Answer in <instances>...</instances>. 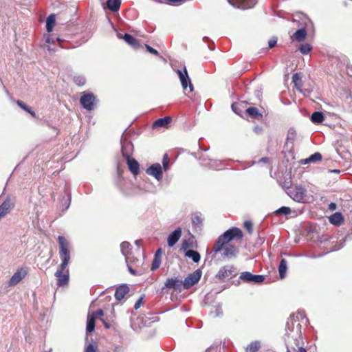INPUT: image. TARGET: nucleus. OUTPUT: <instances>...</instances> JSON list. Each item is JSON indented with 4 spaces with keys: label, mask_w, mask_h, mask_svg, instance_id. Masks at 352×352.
Returning <instances> with one entry per match:
<instances>
[{
    "label": "nucleus",
    "mask_w": 352,
    "mask_h": 352,
    "mask_svg": "<svg viewBox=\"0 0 352 352\" xmlns=\"http://www.w3.org/2000/svg\"><path fill=\"white\" fill-rule=\"evenodd\" d=\"M58 241L60 248L59 255L62 262L54 276L57 278V286L64 287L68 284L69 280V270L67 269L70 259L69 243L63 236H58Z\"/></svg>",
    "instance_id": "1"
},
{
    "label": "nucleus",
    "mask_w": 352,
    "mask_h": 352,
    "mask_svg": "<svg viewBox=\"0 0 352 352\" xmlns=\"http://www.w3.org/2000/svg\"><path fill=\"white\" fill-rule=\"evenodd\" d=\"M305 318V314L303 311H298L296 315H291L288 318L285 326V342L287 346L292 347L293 344L299 345L302 340L301 324L299 319Z\"/></svg>",
    "instance_id": "2"
},
{
    "label": "nucleus",
    "mask_w": 352,
    "mask_h": 352,
    "mask_svg": "<svg viewBox=\"0 0 352 352\" xmlns=\"http://www.w3.org/2000/svg\"><path fill=\"white\" fill-rule=\"evenodd\" d=\"M243 238V232L241 229L233 227L226 230L223 234L219 236L217 239L213 251L217 253L223 250V247L233 239H241Z\"/></svg>",
    "instance_id": "3"
},
{
    "label": "nucleus",
    "mask_w": 352,
    "mask_h": 352,
    "mask_svg": "<svg viewBox=\"0 0 352 352\" xmlns=\"http://www.w3.org/2000/svg\"><path fill=\"white\" fill-rule=\"evenodd\" d=\"M286 193L294 201L304 203L307 190L302 185H292L286 188Z\"/></svg>",
    "instance_id": "4"
},
{
    "label": "nucleus",
    "mask_w": 352,
    "mask_h": 352,
    "mask_svg": "<svg viewBox=\"0 0 352 352\" xmlns=\"http://www.w3.org/2000/svg\"><path fill=\"white\" fill-rule=\"evenodd\" d=\"M80 105L86 110H94L97 104L96 96L91 92H82L80 98Z\"/></svg>",
    "instance_id": "5"
},
{
    "label": "nucleus",
    "mask_w": 352,
    "mask_h": 352,
    "mask_svg": "<svg viewBox=\"0 0 352 352\" xmlns=\"http://www.w3.org/2000/svg\"><path fill=\"white\" fill-rule=\"evenodd\" d=\"M236 275V270L233 265H225L220 268L216 278L221 281L229 280Z\"/></svg>",
    "instance_id": "6"
},
{
    "label": "nucleus",
    "mask_w": 352,
    "mask_h": 352,
    "mask_svg": "<svg viewBox=\"0 0 352 352\" xmlns=\"http://www.w3.org/2000/svg\"><path fill=\"white\" fill-rule=\"evenodd\" d=\"M176 73L179 76L183 89L186 90L188 87L190 89V91H193V85L191 82V80L189 77L186 66H183L181 69H177L176 71Z\"/></svg>",
    "instance_id": "7"
},
{
    "label": "nucleus",
    "mask_w": 352,
    "mask_h": 352,
    "mask_svg": "<svg viewBox=\"0 0 352 352\" xmlns=\"http://www.w3.org/2000/svg\"><path fill=\"white\" fill-rule=\"evenodd\" d=\"M202 275L200 269H197L192 273L188 274L182 281V285L184 289H188L199 282Z\"/></svg>",
    "instance_id": "8"
},
{
    "label": "nucleus",
    "mask_w": 352,
    "mask_h": 352,
    "mask_svg": "<svg viewBox=\"0 0 352 352\" xmlns=\"http://www.w3.org/2000/svg\"><path fill=\"white\" fill-rule=\"evenodd\" d=\"M239 278L245 283L258 284L264 281L265 276L261 274H253L250 272H243L241 274Z\"/></svg>",
    "instance_id": "9"
},
{
    "label": "nucleus",
    "mask_w": 352,
    "mask_h": 352,
    "mask_svg": "<svg viewBox=\"0 0 352 352\" xmlns=\"http://www.w3.org/2000/svg\"><path fill=\"white\" fill-rule=\"evenodd\" d=\"M232 6L246 10L253 8L257 3V0H227Z\"/></svg>",
    "instance_id": "10"
},
{
    "label": "nucleus",
    "mask_w": 352,
    "mask_h": 352,
    "mask_svg": "<svg viewBox=\"0 0 352 352\" xmlns=\"http://www.w3.org/2000/svg\"><path fill=\"white\" fill-rule=\"evenodd\" d=\"M14 206V200L10 196L0 205V219L8 214Z\"/></svg>",
    "instance_id": "11"
},
{
    "label": "nucleus",
    "mask_w": 352,
    "mask_h": 352,
    "mask_svg": "<svg viewBox=\"0 0 352 352\" xmlns=\"http://www.w3.org/2000/svg\"><path fill=\"white\" fill-rule=\"evenodd\" d=\"M146 174L155 177L157 181L162 179V168L159 163H155L151 165L146 170Z\"/></svg>",
    "instance_id": "12"
},
{
    "label": "nucleus",
    "mask_w": 352,
    "mask_h": 352,
    "mask_svg": "<svg viewBox=\"0 0 352 352\" xmlns=\"http://www.w3.org/2000/svg\"><path fill=\"white\" fill-rule=\"evenodd\" d=\"M117 37L119 39L124 40L128 45H129L134 49H138L141 47V45L139 43L138 40H137L135 37H133L132 35L128 33H124L123 34L120 32H118Z\"/></svg>",
    "instance_id": "13"
},
{
    "label": "nucleus",
    "mask_w": 352,
    "mask_h": 352,
    "mask_svg": "<svg viewBox=\"0 0 352 352\" xmlns=\"http://www.w3.org/2000/svg\"><path fill=\"white\" fill-rule=\"evenodd\" d=\"M124 158L126 160V163L129 167V170L131 172L132 174L136 175L140 172V165L139 163L134 158H131L130 157L129 153H124Z\"/></svg>",
    "instance_id": "14"
},
{
    "label": "nucleus",
    "mask_w": 352,
    "mask_h": 352,
    "mask_svg": "<svg viewBox=\"0 0 352 352\" xmlns=\"http://www.w3.org/2000/svg\"><path fill=\"white\" fill-rule=\"evenodd\" d=\"M26 274L27 272L23 268H21L17 270V272H16L9 280L8 283V286L11 287L17 285L23 278H25Z\"/></svg>",
    "instance_id": "15"
},
{
    "label": "nucleus",
    "mask_w": 352,
    "mask_h": 352,
    "mask_svg": "<svg viewBox=\"0 0 352 352\" xmlns=\"http://www.w3.org/2000/svg\"><path fill=\"white\" fill-rule=\"evenodd\" d=\"M296 135V131L294 128L291 127L288 129L286 141L284 145L285 148L289 150H292L294 148V143Z\"/></svg>",
    "instance_id": "16"
},
{
    "label": "nucleus",
    "mask_w": 352,
    "mask_h": 352,
    "mask_svg": "<svg viewBox=\"0 0 352 352\" xmlns=\"http://www.w3.org/2000/svg\"><path fill=\"white\" fill-rule=\"evenodd\" d=\"M182 236V229L180 228H176L172 232L167 238L168 245L171 248L173 247L179 241Z\"/></svg>",
    "instance_id": "17"
},
{
    "label": "nucleus",
    "mask_w": 352,
    "mask_h": 352,
    "mask_svg": "<svg viewBox=\"0 0 352 352\" xmlns=\"http://www.w3.org/2000/svg\"><path fill=\"white\" fill-rule=\"evenodd\" d=\"M182 285V281L179 280L177 277L168 278L164 283V287L179 291H181Z\"/></svg>",
    "instance_id": "18"
},
{
    "label": "nucleus",
    "mask_w": 352,
    "mask_h": 352,
    "mask_svg": "<svg viewBox=\"0 0 352 352\" xmlns=\"http://www.w3.org/2000/svg\"><path fill=\"white\" fill-rule=\"evenodd\" d=\"M172 121V118L170 116H165L164 118H159L154 121L153 123V129H157V128H168L170 123Z\"/></svg>",
    "instance_id": "19"
},
{
    "label": "nucleus",
    "mask_w": 352,
    "mask_h": 352,
    "mask_svg": "<svg viewBox=\"0 0 352 352\" xmlns=\"http://www.w3.org/2000/svg\"><path fill=\"white\" fill-rule=\"evenodd\" d=\"M129 292V287L126 284L119 286L115 292V298L117 300H121Z\"/></svg>",
    "instance_id": "20"
},
{
    "label": "nucleus",
    "mask_w": 352,
    "mask_h": 352,
    "mask_svg": "<svg viewBox=\"0 0 352 352\" xmlns=\"http://www.w3.org/2000/svg\"><path fill=\"white\" fill-rule=\"evenodd\" d=\"M222 250L223 251L222 255L227 258L235 257L238 252L236 248L232 245L223 246Z\"/></svg>",
    "instance_id": "21"
},
{
    "label": "nucleus",
    "mask_w": 352,
    "mask_h": 352,
    "mask_svg": "<svg viewBox=\"0 0 352 352\" xmlns=\"http://www.w3.org/2000/svg\"><path fill=\"white\" fill-rule=\"evenodd\" d=\"M96 325V319H95V314L91 313L89 314L87 316V326H86V331L87 333H91L95 329Z\"/></svg>",
    "instance_id": "22"
},
{
    "label": "nucleus",
    "mask_w": 352,
    "mask_h": 352,
    "mask_svg": "<svg viewBox=\"0 0 352 352\" xmlns=\"http://www.w3.org/2000/svg\"><path fill=\"white\" fill-rule=\"evenodd\" d=\"M329 222L336 226H340L344 221V218L340 212H335L329 217Z\"/></svg>",
    "instance_id": "23"
},
{
    "label": "nucleus",
    "mask_w": 352,
    "mask_h": 352,
    "mask_svg": "<svg viewBox=\"0 0 352 352\" xmlns=\"http://www.w3.org/2000/svg\"><path fill=\"white\" fill-rule=\"evenodd\" d=\"M322 158V155L318 153H314V154L311 155L309 157L306 159H303L300 160L301 164H307L311 162H316L318 161H320Z\"/></svg>",
    "instance_id": "24"
},
{
    "label": "nucleus",
    "mask_w": 352,
    "mask_h": 352,
    "mask_svg": "<svg viewBox=\"0 0 352 352\" xmlns=\"http://www.w3.org/2000/svg\"><path fill=\"white\" fill-rule=\"evenodd\" d=\"M121 151L123 157H124V153H128L130 154V151L133 147V144L131 142H128L123 139V135L122 136L121 140Z\"/></svg>",
    "instance_id": "25"
},
{
    "label": "nucleus",
    "mask_w": 352,
    "mask_h": 352,
    "mask_svg": "<svg viewBox=\"0 0 352 352\" xmlns=\"http://www.w3.org/2000/svg\"><path fill=\"white\" fill-rule=\"evenodd\" d=\"M287 270V262L286 259L282 258L280 261L279 266H278L279 276L281 279H283L285 277Z\"/></svg>",
    "instance_id": "26"
},
{
    "label": "nucleus",
    "mask_w": 352,
    "mask_h": 352,
    "mask_svg": "<svg viewBox=\"0 0 352 352\" xmlns=\"http://www.w3.org/2000/svg\"><path fill=\"white\" fill-rule=\"evenodd\" d=\"M121 5V0H107V6L112 12L119 10Z\"/></svg>",
    "instance_id": "27"
},
{
    "label": "nucleus",
    "mask_w": 352,
    "mask_h": 352,
    "mask_svg": "<svg viewBox=\"0 0 352 352\" xmlns=\"http://www.w3.org/2000/svg\"><path fill=\"white\" fill-rule=\"evenodd\" d=\"M67 197H65V196H63L61 199V207H62V212H65L67 211V210L69 208L70 204H71V193L70 192H66Z\"/></svg>",
    "instance_id": "28"
},
{
    "label": "nucleus",
    "mask_w": 352,
    "mask_h": 352,
    "mask_svg": "<svg viewBox=\"0 0 352 352\" xmlns=\"http://www.w3.org/2000/svg\"><path fill=\"white\" fill-rule=\"evenodd\" d=\"M311 121L314 124L321 123L324 119V113L321 111H314L311 116Z\"/></svg>",
    "instance_id": "29"
},
{
    "label": "nucleus",
    "mask_w": 352,
    "mask_h": 352,
    "mask_svg": "<svg viewBox=\"0 0 352 352\" xmlns=\"http://www.w3.org/2000/svg\"><path fill=\"white\" fill-rule=\"evenodd\" d=\"M185 256L190 258L194 263H199L201 258L200 254L197 251L193 250H188L186 251Z\"/></svg>",
    "instance_id": "30"
},
{
    "label": "nucleus",
    "mask_w": 352,
    "mask_h": 352,
    "mask_svg": "<svg viewBox=\"0 0 352 352\" xmlns=\"http://www.w3.org/2000/svg\"><path fill=\"white\" fill-rule=\"evenodd\" d=\"M56 23L55 14H51L46 19V30L51 32Z\"/></svg>",
    "instance_id": "31"
},
{
    "label": "nucleus",
    "mask_w": 352,
    "mask_h": 352,
    "mask_svg": "<svg viewBox=\"0 0 352 352\" xmlns=\"http://www.w3.org/2000/svg\"><path fill=\"white\" fill-rule=\"evenodd\" d=\"M307 34V30L305 28H300L295 32L293 37L298 41H302L305 39Z\"/></svg>",
    "instance_id": "32"
},
{
    "label": "nucleus",
    "mask_w": 352,
    "mask_h": 352,
    "mask_svg": "<svg viewBox=\"0 0 352 352\" xmlns=\"http://www.w3.org/2000/svg\"><path fill=\"white\" fill-rule=\"evenodd\" d=\"M131 250V245L129 242L124 241L120 244L121 252L126 257V262L128 261L127 256L130 254Z\"/></svg>",
    "instance_id": "33"
},
{
    "label": "nucleus",
    "mask_w": 352,
    "mask_h": 352,
    "mask_svg": "<svg viewBox=\"0 0 352 352\" xmlns=\"http://www.w3.org/2000/svg\"><path fill=\"white\" fill-rule=\"evenodd\" d=\"M261 342L255 340L252 342L247 347L246 352H257L261 348Z\"/></svg>",
    "instance_id": "34"
},
{
    "label": "nucleus",
    "mask_w": 352,
    "mask_h": 352,
    "mask_svg": "<svg viewBox=\"0 0 352 352\" xmlns=\"http://www.w3.org/2000/svg\"><path fill=\"white\" fill-rule=\"evenodd\" d=\"M246 112L251 118H261L263 117L262 114L256 107H249L246 109Z\"/></svg>",
    "instance_id": "35"
},
{
    "label": "nucleus",
    "mask_w": 352,
    "mask_h": 352,
    "mask_svg": "<svg viewBox=\"0 0 352 352\" xmlns=\"http://www.w3.org/2000/svg\"><path fill=\"white\" fill-rule=\"evenodd\" d=\"M16 102L19 107H21L26 112L29 113L33 118H36V113L29 106L25 104L23 101L17 100Z\"/></svg>",
    "instance_id": "36"
},
{
    "label": "nucleus",
    "mask_w": 352,
    "mask_h": 352,
    "mask_svg": "<svg viewBox=\"0 0 352 352\" xmlns=\"http://www.w3.org/2000/svg\"><path fill=\"white\" fill-rule=\"evenodd\" d=\"M292 82L294 83L296 88L298 91H302V90L300 89L301 78L299 76L298 74L296 73V74H293Z\"/></svg>",
    "instance_id": "37"
},
{
    "label": "nucleus",
    "mask_w": 352,
    "mask_h": 352,
    "mask_svg": "<svg viewBox=\"0 0 352 352\" xmlns=\"http://www.w3.org/2000/svg\"><path fill=\"white\" fill-rule=\"evenodd\" d=\"M203 219L198 214H195L192 218V224L193 227H199L202 223Z\"/></svg>",
    "instance_id": "38"
},
{
    "label": "nucleus",
    "mask_w": 352,
    "mask_h": 352,
    "mask_svg": "<svg viewBox=\"0 0 352 352\" xmlns=\"http://www.w3.org/2000/svg\"><path fill=\"white\" fill-rule=\"evenodd\" d=\"M311 50H312V47L309 43L302 44L299 47V51L302 54H309L311 52Z\"/></svg>",
    "instance_id": "39"
},
{
    "label": "nucleus",
    "mask_w": 352,
    "mask_h": 352,
    "mask_svg": "<svg viewBox=\"0 0 352 352\" xmlns=\"http://www.w3.org/2000/svg\"><path fill=\"white\" fill-rule=\"evenodd\" d=\"M204 164L206 166H208L210 168L217 169L220 167L221 161L209 159L208 162L204 163Z\"/></svg>",
    "instance_id": "40"
},
{
    "label": "nucleus",
    "mask_w": 352,
    "mask_h": 352,
    "mask_svg": "<svg viewBox=\"0 0 352 352\" xmlns=\"http://www.w3.org/2000/svg\"><path fill=\"white\" fill-rule=\"evenodd\" d=\"M74 82L77 86H83L86 83V79L83 76H76L74 77Z\"/></svg>",
    "instance_id": "41"
},
{
    "label": "nucleus",
    "mask_w": 352,
    "mask_h": 352,
    "mask_svg": "<svg viewBox=\"0 0 352 352\" xmlns=\"http://www.w3.org/2000/svg\"><path fill=\"white\" fill-rule=\"evenodd\" d=\"M170 158L168 154H164L162 158V170L166 171L169 167Z\"/></svg>",
    "instance_id": "42"
},
{
    "label": "nucleus",
    "mask_w": 352,
    "mask_h": 352,
    "mask_svg": "<svg viewBox=\"0 0 352 352\" xmlns=\"http://www.w3.org/2000/svg\"><path fill=\"white\" fill-rule=\"evenodd\" d=\"M276 213L287 215L291 213V209L287 206H282L276 210Z\"/></svg>",
    "instance_id": "43"
},
{
    "label": "nucleus",
    "mask_w": 352,
    "mask_h": 352,
    "mask_svg": "<svg viewBox=\"0 0 352 352\" xmlns=\"http://www.w3.org/2000/svg\"><path fill=\"white\" fill-rule=\"evenodd\" d=\"M161 264V258H155L153 260L151 265V270L154 271L159 268Z\"/></svg>",
    "instance_id": "44"
},
{
    "label": "nucleus",
    "mask_w": 352,
    "mask_h": 352,
    "mask_svg": "<svg viewBox=\"0 0 352 352\" xmlns=\"http://www.w3.org/2000/svg\"><path fill=\"white\" fill-rule=\"evenodd\" d=\"M243 226L250 234L252 232L253 228H252V223L251 221H245L243 223Z\"/></svg>",
    "instance_id": "45"
},
{
    "label": "nucleus",
    "mask_w": 352,
    "mask_h": 352,
    "mask_svg": "<svg viewBox=\"0 0 352 352\" xmlns=\"http://www.w3.org/2000/svg\"><path fill=\"white\" fill-rule=\"evenodd\" d=\"M277 38L276 36L272 37L268 41V46L270 48L274 47L277 43Z\"/></svg>",
    "instance_id": "46"
},
{
    "label": "nucleus",
    "mask_w": 352,
    "mask_h": 352,
    "mask_svg": "<svg viewBox=\"0 0 352 352\" xmlns=\"http://www.w3.org/2000/svg\"><path fill=\"white\" fill-rule=\"evenodd\" d=\"M85 352H97V348L93 344H89L85 348Z\"/></svg>",
    "instance_id": "47"
},
{
    "label": "nucleus",
    "mask_w": 352,
    "mask_h": 352,
    "mask_svg": "<svg viewBox=\"0 0 352 352\" xmlns=\"http://www.w3.org/2000/svg\"><path fill=\"white\" fill-rule=\"evenodd\" d=\"M145 47H146V50L149 53H151L152 54H154V55H158L159 54L158 52L155 49H154L152 47H151L150 45H148L147 44H145Z\"/></svg>",
    "instance_id": "48"
},
{
    "label": "nucleus",
    "mask_w": 352,
    "mask_h": 352,
    "mask_svg": "<svg viewBox=\"0 0 352 352\" xmlns=\"http://www.w3.org/2000/svg\"><path fill=\"white\" fill-rule=\"evenodd\" d=\"M166 3L171 5H179L181 4L187 0H166Z\"/></svg>",
    "instance_id": "49"
},
{
    "label": "nucleus",
    "mask_w": 352,
    "mask_h": 352,
    "mask_svg": "<svg viewBox=\"0 0 352 352\" xmlns=\"http://www.w3.org/2000/svg\"><path fill=\"white\" fill-rule=\"evenodd\" d=\"M254 132L257 135H261L263 132V128L261 126L256 125L254 127Z\"/></svg>",
    "instance_id": "50"
},
{
    "label": "nucleus",
    "mask_w": 352,
    "mask_h": 352,
    "mask_svg": "<svg viewBox=\"0 0 352 352\" xmlns=\"http://www.w3.org/2000/svg\"><path fill=\"white\" fill-rule=\"evenodd\" d=\"M143 299H144V295L142 296L135 303V305H134V309H138L140 307H141V305L142 304L143 302Z\"/></svg>",
    "instance_id": "51"
},
{
    "label": "nucleus",
    "mask_w": 352,
    "mask_h": 352,
    "mask_svg": "<svg viewBox=\"0 0 352 352\" xmlns=\"http://www.w3.org/2000/svg\"><path fill=\"white\" fill-rule=\"evenodd\" d=\"M95 314V318L96 316H98L99 318H103L102 316H104V311L102 309H99L96 312H94Z\"/></svg>",
    "instance_id": "52"
},
{
    "label": "nucleus",
    "mask_w": 352,
    "mask_h": 352,
    "mask_svg": "<svg viewBox=\"0 0 352 352\" xmlns=\"http://www.w3.org/2000/svg\"><path fill=\"white\" fill-rule=\"evenodd\" d=\"M191 245V243L187 241V240H184L183 242H182V248L186 250L188 248H190Z\"/></svg>",
    "instance_id": "53"
},
{
    "label": "nucleus",
    "mask_w": 352,
    "mask_h": 352,
    "mask_svg": "<svg viewBox=\"0 0 352 352\" xmlns=\"http://www.w3.org/2000/svg\"><path fill=\"white\" fill-rule=\"evenodd\" d=\"M232 111L236 113L239 114V112L238 111V104L237 103H232L231 105Z\"/></svg>",
    "instance_id": "54"
},
{
    "label": "nucleus",
    "mask_w": 352,
    "mask_h": 352,
    "mask_svg": "<svg viewBox=\"0 0 352 352\" xmlns=\"http://www.w3.org/2000/svg\"><path fill=\"white\" fill-rule=\"evenodd\" d=\"M162 253V249L161 248L157 249L155 253L154 257L157 258H161Z\"/></svg>",
    "instance_id": "55"
},
{
    "label": "nucleus",
    "mask_w": 352,
    "mask_h": 352,
    "mask_svg": "<svg viewBox=\"0 0 352 352\" xmlns=\"http://www.w3.org/2000/svg\"><path fill=\"white\" fill-rule=\"evenodd\" d=\"M337 205L336 203L331 202L329 204V209L331 211L336 210Z\"/></svg>",
    "instance_id": "56"
},
{
    "label": "nucleus",
    "mask_w": 352,
    "mask_h": 352,
    "mask_svg": "<svg viewBox=\"0 0 352 352\" xmlns=\"http://www.w3.org/2000/svg\"><path fill=\"white\" fill-rule=\"evenodd\" d=\"M100 320L102 321V322L103 323V324L106 329L110 328V327H111L110 324L108 322H107L104 318H100Z\"/></svg>",
    "instance_id": "57"
},
{
    "label": "nucleus",
    "mask_w": 352,
    "mask_h": 352,
    "mask_svg": "<svg viewBox=\"0 0 352 352\" xmlns=\"http://www.w3.org/2000/svg\"><path fill=\"white\" fill-rule=\"evenodd\" d=\"M45 42L47 43H53L54 44L55 43V41L54 40V38H51L50 36H47L45 39Z\"/></svg>",
    "instance_id": "58"
},
{
    "label": "nucleus",
    "mask_w": 352,
    "mask_h": 352,
    "mask_svg": "<svg viewBox=\"0 0 352 352\" xmlns=\"http://www.w3.org/2000/svg\"><path fill=\"white\" fill-rule=\"evenodd\" d=\"M128 270L129 271V272L133 274V275H136V271L133 269L130 265H128Z\"/></svg>",
    "instance_id": "59"
},
{
    "label": "nucleus",
    "mask_w": 352,
    "mask_h": 352,
    "mask_svg": "<svg viewBox=\"0 0 352 352\" xmlns=\"http://www.w3.org/2000/svg\"><path fill=\"white\" fill-rule=\"evenodd\" d=\"M264 242V239L261 237H258L256 241L257 244H262Z\"/></svg>",
    "instance_id": "60"
},
{
    "label": "nucleus",
    "mask_w": 352,
    "mask_h": 352,
    "mask_svg": "<svg viewBox=\"0 0 352 352\" xmlns=\"http://www.w3.org/2000/svg\"><path fill=\"white\" fill-rule=\"evenodd\" d=\"M260 162H264V163L268 162H269V158H268V157H262V158L260 160Z\"/></svg>",
    "instance_id": "61"
},
{
    "label": "nucleus",
    "mask_w": 352,
    "mask_h": 352,
    "mask_svg": "<svg viewBox=\"0 0 352 352\" xmlns=\"http://www.w3.org/2000/svg\"><path fill=\"white\" fill-rule=\"evenodd\" d=\"M56 41H57V42H58L60 47L63 48L64 47L62 45L63 40L61 38H60L59 37H57Z\"/></svg>",
    "instance_id": "62"
},
{
    "label": "nucleus",
    "mask_w": 352,
    "mask_h": 352,
    "mask_svg": "<svg viewBox=\"0 0 352 352\" xmlns=\"http://www.w3.org/2000/svg\"><path fill=\"white\" fill-rule=\"evenodd\" d=\"M296 352H307L306 349L303 347H298Z\"/></svg>",
    "instance_id": "63"
},
{
    "label": "nucleus",
    "mask_w": 352,
    "mask_h": 352,
    "mask_svg": "<svg viewBox=\"0 0 352 352\" xmlns=\"http://www.w3.org/2000/svg\"><path fill=\"white\" fill-rule=\"evenodd\" d=\"M329 172L339 173L340 172V170L338 169H333V170H330Z\"/></svg>",
    "instance_id": "64"
}]
</instances>
